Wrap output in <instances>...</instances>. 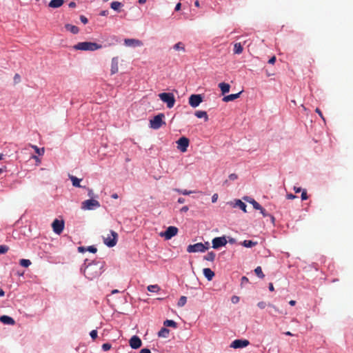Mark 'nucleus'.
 Returning <instances> with one entry per match:
<instances>
[{
	"mask_svg": "<svg viewBox=\"0 0 353 353\" xmlns=\"http://www.w3.org/2000/svg\"><path fill=\"white\" fill-rule=\"evenodd\" d=\"M124 43L128 46H141L143 44L140 40L135 39H125Z\"/></svg>",
	"mask_w": 353,
	"mask_h": 353,
	"instance_id": "15",
	"label": "nucleus"
},
{
	"mask_svg": "<svg viewBox=\"0 0 353 353\" xmlns=\"http://www.w3.org/2000/svg\"><path fill=\"white\" fill-rule=\"evenodd\" d=\"M241 92H242V91H241V92H238L236 94H231L225 96L223 98V101L224 102H229V101H234V100L238 99L240 97Z\"/></svg>",
	"mask_w": 353,
	"mask_h": 353,
	"instance_id": "17",
	"label": "nucleus"
},
{
	"mask_svg": "<svg viewBox=\"0 0 353 353\" xmlns=\"http://www.w3.org/2000/svg\"><path fill=\"white\" fill-rule=\"evenodd\" d=\"M52 227L56 234H60L64 229V221L63 220L55 219L52 223Z\"/></svg>",
	"mask_w": 353,
	"mask_h": 353,
	"instance_id": "10",
	"label": "nucleus"
},
{
	"mask_svg": "<svg viewBox=\"0 0 353 353\" xmlns=\"http://www.w3.org/2000/svg\"><path fill=\"white\" fill-rule=\"evenodd\" d=\"M65 28L68 31H70L73 34H77L79 31L77 26L69 23L66 24Z\"/></svg>",
	"mask_w": 353,
	"mask_h": 353,
	"instance_id": "23",
	"label": "nucleus"
},
{
	"mask_svg": "<svg viewBox=\"0 0 353 353\" xmlns=\"http://www.w3.org/2000/svg\"><path fill=\"white\" fill-rule=\"evenodd\" d=\"M243 50V46L241 43H236L234 45V53L240 54Z\"/></svg>",
	"mask_w": 353,
	"mask_h": 353,
	"instance_id": "24",
	"label": "nucleus"
},
{
	"mask_svg": "<svg viewBox=\"0 0 353 353\" xmlns=\"http://www.w3.org/2000/svg\"><path fill=\"white\" fill-rule=\"evenodd\" d=\"M83 274L88 279L93 280L101 275V266L98 263H90L84 268Z\"/></svg>",
	"mask_w": 353,
	"mask_h": 353,
	"instance_id": "1",
	"label": "nucleus"
},
{
	"mask_svg": "<svg viewBox=\"0 0 353 353\" xmlns=\"http://www.w3.org/2000/svg\"><path fill=\"white\" fill-rule=\"evenodd\" d=\"M174 49L176 50L185 51L184 45L181 42H179L174 46Z\"/></svg>",
	"mask_w": 353,
	"mask_h": 353,
	"instance_id": "37",
	"label": "nucleus"
},
{
	"mask_svg": "<svg viewBox=\"0 0 353 353\" xmlns=\"http://www.w3.org/2000/svg\"><path fill=\"white\" fill-rule=\"evenodd\" d=\"M121 6V3L119 1H112L110 4L111 8L116 11H119Z\"/></svg>",
	"mask_w": 353,
	"mask_h": 353,
	"instance_id": "29",
	"label": "nucleus"
},
{
	"mask_svg": "<svg viewBox=\"0 0 353 353\" xmlns=\"http://www.w3.org/2000/svg\"><path fill=\"white\" fill-rule=\"evenodd\" d=\"M178 232V228L174 226H169L167 230L161 234V236H164L165 239L168 240L176 236Z\"/></svg>",
	"mask_w": 353,
	"mask_h": 353,
	"instance_id": "8",
	"label": "nucleus"
},
{
	"mask_svg": "<svg viewBox=\"0 0 353 353\" xmlns=\"http://www.w3.org/2000/svg\"><path fill=\"white\" fill-rule=\"evenodd\" d=\"M111 348V345L109 343H104L102 345V349L104 351H108Z\"/></svg>",
	"mask_w": 353,
	"mask_h": 353,
	"instance_id": "44",
	"label": "nucleus"
},
{
	"mask_svg": "<svg viewBox=\"0 0 353 353\" xmlns=\"http://www.w3.org/2000/svg\"><path fill=\"white\" fill-rule=\"evenodd\" d=\"M267 305L268 306V304L264 301H260L257 303V306L261 309H264Z\"/></svg>",
	"mask_w": 353,
	"mask_h": 353,
	"instance_id": "41",
	"label": "nucleus"
},
{
	"mask_svg": "<svg viewBox=\"0 0 353 353\" xmlns=\"http://www.w3.org/2000/svg\"><path fill=\"white\" fill-rule=\"evenodd\" d=\"M241 245L245 248H252L257 245V242L251 240H245L241 243Z\"/></svg>",
	"mask_w": 353,
	"mask_h": 353,
	"instance_id": "25",
	"label": "nucleus"
},
{
	"mask_svg": "<svg viewBox=\"0 0 353 353\" xmlns=\"http://www.w3.org/2000/svg\"><path fill=\"white\" fill-rule=\"evenodd\" d=\"M187 302V297L185 296H181V298L179 299L178 303H177V305L179 307H183L185 305Z\"/></svg>",
	"mask_w": 353,
	"mask_h": 353,
	"instance_id": "35",
	"label": "nucleus"
},
{
	"mask_svg": "<svg viewBox=\"0 0 353 353\" xmlns=\"http://www.w3.org/2000/svg\"><path fill=\"white\" fill-rule=\"evenodd\" d=\"M87 251H89L92 253H96L97 251V249L94 245H91V246H88L87 248Z\"/></svg>",
	"mask_w": 353,
	"mask_h": 353,
	"instance_id": "42",
	"label": "nucleus"
},
{
	"mask_svg": "<svg viewBox=\"0 0 353 353\" xmlns=\"http://www.w3.org/2000/svg\"><path fill=\"white\" fill-rule=\"evenodd\" d=\"M170 330L166 327H162L160 331L158 332V336L159 337L167 338L168 336Z\"/></svg>",
	"mask_w": 353,
	"mask_h": 353,
	"instance_id": "26",
	"label": "nucleus"
},
{
	"mask_svg": "<svg viewBox=\"0 0 353 353\" xmlns=\"http://www.w3.org/2000/svg\"><path fill=\"white\" fill-rule=\"evenodd\" d=\"M209 243H197L194 245H189L187 248V252L189 253L192 252H204L209 248Z\"/></svg>",
	"mask_w": 353,
	"mask_h": 353,
	"instance_id": "3",
	"label": "nucleus"
},
{
	"mask_svg": "<svg viewBox=\"0 0 353 353\" xmlns=\"http://www.w3.org/2000/svg\"><path fill=\"white\" fill-rule=\"evenodd\" d=\"M315 112L321 117V118L323 119V120H325L324 117H323V115L322 114V112L321 111V110L319 108H316V110H315Z\"/></svg>",
	"mask_w": 353,
	"mask_h": 353,
	"instance_id": "50",
	"label": "nucleus"
},
{
	"mask_svg": "<svg viewBox=\"0 0 353 353\" xmlns=\"http://www.w3.org/2000/svg\"><path fill=\"white\" fill-rule=\"evenodd\" d=\"M219 88L221 89L222 94H225L230 91V85L227 83H220L219 84Z\"/></svg>",
	"mask_w": 353,
	"mask_h": 353,
	"instance_id": "20",
	"label": "nucleus"
},
{
	"mask_svg": "<svg viewBox=\"0 0 353 353\" xmlns=\"http://www.w3.org/2000/svg\"><path fill=\"white\" fill-rule=\"evenodd\" d=\"M80 20L83 23V24H86L88 21V19L85 17V16H83L81 15L80 17Z\"/></svg>",
	"mask_w": 353,
	"mask_h": 353,
	"instance_id": "51",
	"label": "nucleus"
},
{
	"mask_svg": "<svg viewBox=\"0 0 353 353\" xmlns=\"http://www.w3.org/2000/svg\"><path fill=\"white\" fill-rule=\"evenodd\" d=\"M226 243L227 240L225 236L216 237L212 240V248L214 249H217L220 247L225 245Z\"/></svg>",
	"mask_w": 353,
	"mask_h": 353,
	"instance_id": "13",
	"label": "nucleus"
},
{
	"mask_svg": "<svg viewBox=\"0 0 353 353\" xmlns=\"http://www.w3.org/2000/svg\"><path fill=\"white\" fill-rule=\"evenodd\" d=\"M147 288L148 290L150 292H157L160 290V288L158 285H150Z\"/></svg>",
	"mask_w": 353,
	"mask_h": 353,
	"instance_id": "32",
	"label": "nucleus"
},
{
	"mask_svg": "<svg viewBox=\"0 0 353 353\" xmlns=\"http://www.w3.org/2000/svg\"><path fill=\"white\" fill-rule=\"evenodd\" d=\"M119 60L117 57H113L111 61V74L117 73L119 70Z\"/></svg>",
	"mask_w": 353,
	"mask_h": 353,
	"instance_id": "16",
	"label": "nucleus"
},
{
	"mask_svg": "<svg viewBox=\"0 0 353 353\" xmlns=\"http://www.w3.org/2000/svg\"><path fill=\"white\" fill-rule=\"evenodd\" d=\"M76 50L94 51L101 49L102 46L94 42L84 41L79 42L72 47Z\"/></svg>",
	"mask_w": 353,
	"mask_h": 353,
	"instance_id": "2",
	"label": "nucleus"
},
{
	"mask_svg": "<svg viewBox=\"0 0 353 353\" xmlns=\"http://www.w3.org/2000/svg\"><path fill=\"white\" fill-rule=\"evenodd\" d=\"M68 6H69V7H70V8H75V7H76V3H75V2L72 1V2H70V3H69V5H68Z\"/></svg>",
	"mask_w": 353,
	"mask_h": 353,
	"instance_id": "61",
	"label": "nucleus"
},
{
	"mask_svg": "<svg viewBox=\"0 0 353 353\" xmlns=\"http://www.w3.org/2000/svg\"><path fill=\"white\" fill-rule=\"evenodd\" d=\"M117 233L113 230H111L110 233L108 234L106 237H103V242L107 246L112 248L117 244Z\"/></svg>",
	"mask_w": 353,
	"mask_h": 353,
	"instance_id": "6",
	"label": "nucleus"
},
{
	"mask_svg": "<svg viewBox=\"0 0 353 353\" xmlns=\"http://www.w3.org/2000/svg\"><path fill=\"white\" fill-rule=\"evenodd\" d=\"M217 198H218V195L217 194H214L212 197V203H215L217 200Z\"/></svg>",
	"mask_w": 353,
	"mask_h": 353,
	"instance_id": "58",
	"label": "nucleus"
},
{
	"mask_svg": "<svg viewBox=\"0 0 353 353\" xmlns=\"http://www.w3.org/2000/svg\"><path fill=\"white\" fill-rule=\"evenodd\" d=\"M259 210L263 216H270L263 207Z\"/></svg>",
	"mask_w": 353,
	"mask_h": 353,
	"instance_id": "47",
	"label": "nucleus"
},
{
	"mask_svg": "<svg viewBox=\"0 0 353 353\" xmlns=\"http://www.w3.org/2000/svg\"><path fill=\"white\" fill-rule=\"evenodd\" d=\"M8 247L7 245H0V254H5L8 250Z\"/></svg>",
	"mask_w": 353,
	"mask_h": 353,
	"instance_id": "39",
	"label": "nucleus"
},
{
	"mask_svg": "<svg viewBox=\"0 0 353 353\" xmlns=\"http://www.w3.org/2000/svg\"><path fill=\"white\" fill-rule=\"evenodd\" d=\"M181 3H178L175 6V10L179 11L181 9Z\"/></svg>",
	"mask_w": 353,
	"mask_h": 353,
	"instance_id": "60",
	"label": "nucleus"
},
{
	"mask_svg": "<svg viewBox=\"0 0 353 353\" xmlns=\"http://www.w3.org/2000/svg\"><path fill=\"white\" fill-rule=\"evenodd\" d=\"M69 179L71 180L73 186L77 188L81 187V185H80V181H81V179H79L77 177L70 174H69Z\"/></svg>",
	"mask_w": 353,
	"mask_h": 353,
	"instance_id": "22",
	"label": "nucleus"
},
{
	"mask_svg": "<svg viewBox=\"0 0 353 353\" xmlns=\"http://www.w3.org/2000/svg\"><path fill=\"white\" fill-rule=\"evenodd\" d=\"M19 264L24 268H28L31 265V261L29 259H21L19 261Z\"/></svg>",
	"mask_w": 353,
	"mask_h": 353,
	"instance_id": "34",
	"label": "nucleus"
},
{
	"mask_svg": "<svg viewBox=\"0 0 353 353\" xmlns=\"http://www.w3.org/2000/svg\"><path fill=\"white\" fill-rule=\"evenodd\" d=\"M139 353H151L150 350L148 348L142 349Z\"/></svg>",
	"mask_w": 353,
	"mask_h": 353,
	"instance_id": "56",
	"label": "nucleus"
},
{
	"mask_svg": "<svg viewBox=\"0 0 353 353\" xmlns=\"http://www.w3.org/2000/svg\"><path fill=\"white\" fill-rule=\"evenodd\" d=\"M203 99L201 95L200 94H192L189 98V104L193 107L196 108L199 105V104L202 102Z\"/></svg>",
	"mask_w": 353,
	"mask_h": 353,
	"instance_id": "12",
	"label": "nucleus"
},
{
	"mask_svg": "<svg viewBox=\"0 0 353 353\" xmlns=\"http://www.w3.org/2000/svg\"><path fill=\"white\" fill-rule=\"evenodd\" d=\"M286 197H287V199H295L296 196L295 195L292 194H288L286 195Z\"/></svg>",
	"mask_w": 353,
	"mask_h": 353,
	"instance_id": "55",
	"label": "nucleus"
},
{
	"mask_svg": "<svg viewBox=\"0 0 353 353\" xmlns=\"http://www.w3.org/2000/svg\"><path fill=\"white\" fill-rule=\"evenodd\" d=\"M64 3V0H51L48 4L49 7L57 8L61 7Z\"/></svg>",
	"mask_w": 353,
	"mask_h": 353,
	"instance_id": "19",
	"label": "nucleus"
},
{
	"mask_svg": "<svg viewBox=\"0 0 353 353\" xmlns=\"http://www.w3.org/2000/svg\"><path fill=\"white\" fill-rule=\"evenodd\" d=\"M36 151V152L39 154V155H42L44 152V150L43 148L41 149V152L40 151V149L36 146V145H32V146Z\"/></svg>",
	"mask_w": 353,
	"mask_h": 353,
	"instance_id": "40",
	"label": "nucleus"
},
{
	"mask_svg": "<svg viewBox=\"0 0 353 353\" xmlns=\"http://www.w3.org/2000/svg\"><path fill=\"white\" fill-rule=\"evenodd\" d=\"M203 272L208 281H211L214 276V272L210 268H204Z\"/></svg>",
	"mask_w": 353,
	"mask_h": 353,
	"instance_id": "18",
	"label": "nucleus"
},
{
	"mask_svg": "<svg viewBox=\"0 0 353 353\" xmlns=\"http://www.w3.org/2000/svg\"><path fill=\"white\" fill-rule=\"evenodd\" d=\"M250 342L247 339H236L233 341L230 347L234 349H239L247 347Z\"/></svg>",
	"mask_w": 353,
	"mask_h": 353,
	"instance_id": "9",
	"label": "nucleus"
},
{
	"mask_svg": "<svg viewBox=\"0 0 353 353\" xmlns=\"http://www.w3.org/2000/svg\"><path fill=\"white\" fill-rule=\"evenodd\" d=\"M195 116L197 117V118H204L205 121H208V114L205 111H196L195 112Z\"/></svg>",
	"mask_w": 353,
	"mask_h": 353,
	"instance_id": "27",
	"label": "nucleus"
},
{
	"mask_svg": "<svg viewBox=\"0 0 353 353\" xmlns=\"http://www.w3.org/2000/svg\"><path fill=\"white\" fill-rule=\"evenodd\" d=\"M177 148L182 152H185L187 151L188 147L189 145V139L185 137H181L177 141Z\"/></svg>",
	"mask_w": 353,
	"mask_h": 353,
	"instance_id": "11",
	"label": "nucleus"
},
{
	"mask_svg": "<svg viewBox=\"0 0 353 353\" xmlns=\"http://www.w3.org/2000/svg\"><path fill=\"white\" fill-rule=\"evenodd\" d=\"M268 306L272 307L276 313H281V311L275 305L268 303Z\"/></svg>",
	"mask_w": 353,
	"mask_h": 353,
	"instance_id": "46",
	"label": "nucleus"
},
{
	"mask_svg": "<svg viewBox=\"0 0 353 353\" xmlns=\"http://www.w3.org/2000/svg\"><path fill=\"white\" fill-rule=\"evenodd\" d=\"M100 206V203L95 199H88L82 202L81 208L85 210H90L97 208Z\"/></svg>",
	"mask_w": 353,
	"mask_h": 353,
	"instance_id": "7",
	"label": "nucleus"
},
{
	"mask_svg": "<svg viewBox=\"0 0 353 353\" xmlns=\"http://www.w3.org/2000/svg\"><path fill=\"white\" fill-rule=\"evenodd\" d=\"M108 13H109L108 10H102L100 12V15L101 16H107L108 14Z\"/></svg>",
	"mask_w": 353,
	"mask_h": 353,
	"instance_id": "57",
	"label": "nucleus"
},
{
	"mask_svg": "<svg viewBox=\"0 0 353 353\" xmlns=\"http://www.w3.org/2000/svg\"><path fill=\"white\" fill-rule=\"evenodd\" d=\"M78 251L79 252L83 253L85 251H87V248H85V247H83V246L78 247Z\"/></svg>",
	"mask_w": 353,
	"mask_h": 353,
	"instance_id": "53",
	"label": "nucleus"
},
{
	"mask_svg": "<svg viewBox=\"0 0 353 353\" xmlns=\"http://www.w3.org/2000/svg\"><path fill=\"white\" fill-rule=\"evenodd\" d=\"M165 115L163 113H160L152 119L150 121V127L154 130L159 129L162 125H165V122L163 121Z\"/></svg>",
	"mask_w": 353,
	"mask_h": 353,
	"instance_id": "4",
	"label": "nucleus"
},
{
	"mask_svg": "<svg viewBox=\"0 0 353 353\" xmlns=\"http://www.w3.org/2000/svg\"><path fill=\"white\" fill-rule=\"evenodd\" d=\"M301 199L302 200H306L307 199V194L306 190H303L301 193Z\"/></svg>",
	"mask_w": 353,
	"mask_h": 353,
	"instance_id": "49",
	"label": "nucleus"
},
{
	"mask_svg": "<svg viewBox=\"0 0 353 353\" xmlns=\"http://www.w3.org/2000/svg\"><path fill=\"white\" fill-rule=\"evenodd\" d=\"M188 210H189V208L187 205H185V206H183L181 208V212H186L188 211Z\"/></svg>",
	"mask_w": 353,
	"mask_h": 353,
	"instance_id": "59",
	"label": "nucleus"
},
{
	"mask_svg": "<svg viewBox=\"0 0 353 353\" xmlns=\"http://www.w3.org/2000/svg\"><path fill=\"white\" fill-rule=\"evenodd\" d=\"M276 61V57L274 56H273L272 57H271L269 61H268V63L270 64H274Z\"/></svg>",
	"mask_w": 353,
	"mask_h": 353,
	"instance_id": "54",
	"label": "nucleus"
},
{
	"mask_svg": "<svg viewBox=\"0 0 353 353\" xmlns=\"http://www.w3.org/2000/svg\"><path fill=\"white\" fill-rule=\"evenodd\" d=\"M294 190L295 191L296 193H298V192H300L301 191V188L294 186Z\"/></svg>",
	"mask_w": 353,
	"mask_h": 353,
	"instance_id": "62",
	"label": "nucleus"
},
{
	"mask_svg": "<svg viewBox=\"0 0 353 353\" xmlns=\"http://www.w3.org/2000/svg\"><path fill=\"white\" fill-rule=\"evenodd\" d=\"M185 202V199L180 197L178 199V203H183Z\"/></svg>",
	"mask_w": 353,
	"mask_h": 353,
	"instance_id": "64",
	"label": "nucleus"
},
{
	"mask_svg": "<svg viewBox=\"0 0 353 353\" xmlns=\"http://www.w3.org/2000/svg\"><path fill=\"white\" fill-rule=\"evenodd\" d=\"M21 81V77L19 74H15L14 77V81L15 83H19Z\"/></svg>",
	"mask_w": 353,
	"mask_h": 353,
	"instance_id": "45",
	"label": "nucleus"
},
{
	"mask_svg": "<svg viewBox=\"0 0 353 353\" xmlns=\"http://www.w3.org/2000/svg\"><path fill=\"white\" fill-rule=\"evenodd\" d=\"M231 301L233 303H237L239 301V297L237 296H233L231 298Z\"/></svg>",
	"mask_w": 353,
	"mask_h": 353,
	"instance_id": "48",
	"label": "nucleus"
},
{
	"mask_svg": "<svg viewBox=\"0 0 353 353\" xmlns=\"http://www.w3.org/2000/svg\"><path fill=\"white\" fill-rule=\"evenodd\" d=\"M215 256L216 254L214 252H209L205 256H203V259L206 261H214Z\"/></svg>",
	"mask_w": 353,
	"mask_h": 353,
	"instance_id": "28",
	"label": "nucleus"
},
{
	"mask_svg": "<svg viewBox=\"0 0 353 353\" xmlns=\"http://www.w3.org/2000/svg\"><path fill=\"white\" fill-rule=\"evenodd\" d=\"M130 345L132 349H138L141 345L142 342L140 338L137 336H133L129 341Z\"/></svg>",
	"mask_w": 353,
	"mask_h": 353,
	"instance_id": "14",
	"label": "nucleus"
},
{
	"mask_svg": "<svg viewBox=\"0 0 353 353\" xmlns=\"http://www.w3.org/2000/svg\"><path fill=\"white\" fill-rule=\"evenodd\" d=\"M254 272L261 279H263L265 277V274L263 273L262 269L260 266L256 267L254 269Z\"/></svg>",
	"mask_w": 353,
	"mask_h": 353,
	"instance_id": "33",
	"label": "nucleus"
},
{
	"mask_svg": "<svg viewBox=\"0 0 353 353\" xmlns=\"http://www.w3.org/2000/svg\"><path fill=\"white\" fill-rule=\"evenodd\" d=\"M164 326L166 327H172L176 328L177 327V323L172 320H166L163 322Z\"/></svg>",
	"mask_w": 353,
	"mask_h": 353,
	"instance_id": "31",
	"label": "nucleus"
},
{
	"mask_svg": "<svg viewBox=\"0 0 353 353\" xmlns=\"http://www.w3.org/2000/svg\"><path fill=\"white\" fill-rule=\"evenodd\" d=\"M160 99L167 104L168 108H172L175 103L174 96L170 92H162L159 94Z\"/></svg>",
	"mask_w": 353,
	"mask_h": 353,
	"instance_id": "5",
	"label": "nucleus"
},
{
	"mask_svg": "<svg viewBox=\"0 0 353 353\" xmlns=\"http://www.w3.org/2000/svg\"><path fill=\"white\" fill-rule=\"evenodd\" d=\"M235 205L241 209L244 212H246V205L245 203L238 199L236 201Z\"/></svg>",
	"mask_w": 353,
	"mask_h": 353,
	"instance_id": "30",
	"label": "nucleus"
},
{
	"mask_svg": "<svg viewBox=\"0 0 353 353\" xmlns=\"http://www.w3.org/2000/svg\"><path fill=\"white\" fill-rule=\"evenodd\" d=\"M237 178H238L237 174H234V173L230 174L229 175V179H230V180L234 181V180H236Z\"/></svg>",
	"mask_w": 353,
	"mask_h": 353,
	"instance_id": "52",
	"label": "nucleus"
},
{
	"mask_svg": "<svg viewBox=\"0 0 353 353\" xmlns=\"http://www.w3.org/2000/svg\"><path fill=\"white\" fill-rule=\"evenodd\" d=\"M269 290H270V291H272V292L274 290V288L272 283H269Z\"/></svg>",
	"mask_w": 353,
	"mask_h": 353,
	"instance_id": "63",
	"label": "nucleus"
},
{
	"mask_svg": "<svg viewBox=\"0 0 353 353\" xmlns=\"http://www.w3.org/2000/svg\"><path fill=\"white\" fill-rule=\"evenodd\" d=\"M174 191L177 192L180 194H182L183 195H189L194 192L192 191H188L187 190H181V189H177V188L174 189Z\"/></svg>",
	"mask_w": 353,
	"mask_h": 353,
	"instance_id": "38",
	"label": "nucleus"
},
{
	"mask_svg": "<svg viewBox=\"0 0 353 353\" xmlns=\"http://www.w3.org/2000/svg\"><path fill=\"white\" fill-rule=\"evenodd\" d=\"M90 336H91V338L92 339H94V340L96 339L97 337V330H92L90 332Z\"/></svg>",
	"mask_w": 353,
	"mask_h": 353,
	"instance_id": "43",
	"label": "nucleus"
},
{
	"mask_svg": "<svg viewBox=\"0 0 353 353\" xmlns=\"http://www.w3.org/2000/svg\"><path fill=\"white\" fill-rule=\"evenodd\" d=\"M250 203L253 205V208L255 210H260L261 208V205L256 202L254 199H250Z\"/></svg>",
	"mask_w": 353,
	"mask_h": 353,
	"instance_id": "36",
	"label": "nucleus"
},
{
	"mask_svg": "<svg viewBox=\"0 0 353 353\" xmlns=\"http://www.w3.org/2000/svg\"><path fill=\"white\" fill-rule=\"evenodd\" d=\"M0 321L8 325H13L14 323V321L12 318L6 315L1 316L0 317Z\"/></svg>",
	"mask_w": 353,
	"mask_h": 353,
	"instance_id": "21",
	"label": "nucleus"
}]
</instances>
